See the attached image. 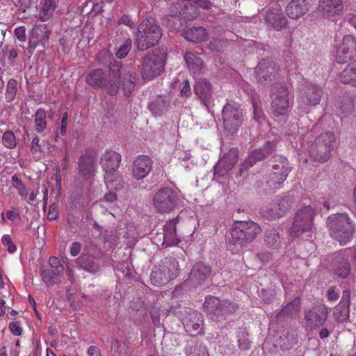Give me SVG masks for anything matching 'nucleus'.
<instances>
[{
  "label": "nucleus",
  "instance_id": "obj_1",
  "mask_svg": "<svg viewBox=\"0 0 356 356\" xmlns=\"http://www.w3.org/2000/svg\"><path fill=\"white\" fill-rule=\"evenodd\" d=\"M120 66H110V77L107 72L100 68L90 70L86 76V82L94 88H106L111 95H117L120 83Z\"/></svg>",
  "mask_w": 356,
  "mask_h": 356
},
{
  "label": "nucleus",
  "instance_id": "obj_2",
  "mask_svg": "<svg viewBox=\"0 0 356 356\" xmlns=\"http://www.w3.org/2000/svg\"><path fill=\"white\" fill-rule=\"evenodd\" d=\"M327 225L330 236L341 243L350 242L355 232V225L346 213H335L330 216L327 220Z\"/></svg>",
  "mask_w": 356,
  "mask_h": 356
},
{
  "label": "nucleus",
  "instance_id": "obj_3",
  "mask_svg": "<svg viewBox=\"0 0 356 356\" xmlns=\"http://www.w3.org/2000/svg\"><path fill=\"white\" fill-rule=\"evenodd\" d=\"M335 136L331 131H326L320 134L315 140L314 144L309 147H302L306 149L310 157L320 163H325L331 156V152L334 149Z\"/></svg>",
  "mask_w": 356,
  "mask_h": 356
},
{
  "label": "nucleus",
  "instance_id": "obj_4",
  "mask_svg": "<svg viewBox=\"0 0 356 356\" xmlns=\"http://www.w3.org/2000/svg\"><path fill=\"white\" fill-rule=\"evenodd\" d=\"M261 232L260 226L252 220L235 221L230 229L231 243L234 245L251 243Z\"/></svg>",
  "mask_w": 356,
  "mask_h": 356
},
{
  "label": "nucleus",
  "instance_id": "obj_5",
  "mask_svg": "<svg viewBox=\"0 0 356 356\" xmlns=\"http://www.w3.org/2000/svg\"><path fill=\"white\" fill-rule=\"evenodd\" d=\"M317 211L316 204L305 205L303 204L296 213L290 229V235L296 237L305 232L311 231L314 225V218Z\"/></svg>",
  "mask_w": 356,
  "mask_h": 356
},
{
  "label": "nucleus",
  "instance_id": "obj_6",
  "mask_svg": "<svg viewBox=\"0 0 356 356\" xmlns=\"http://www.w3.org/2000/svg\"><path fill=\"white\" fill-rule=\"evenodd\" d=\"M271 112L274 116H285L291 108L289 92L286 86L277 85L271 90Z\"/></svg>",
  "mask_w": 356,
  "mask_h": 356
},
{
  "label": "nucleus",
  "instance_id": "obj_7",
  "mask_svg": "<svg viewBox=\"0 0 356 356\" xmlns=\"http://www.w3.org/2000/svg\"><path fill=\"white\" fill-rule=\"evenodd\" d=\"M321 93V88L316 84L309 83L303 86L298 98V109L300 112L307 113L311 107L318 104Z\"/></svg>",
  "mask_w": 356,
  "mask_h": 356
},
{
  "label": "nucleus",
  "instance_id": "obj_8",
  "mask_svg": "<svg viewBox=\"0 0 356 356\" xmlns=\"http://www.w3.org/2000/svg\"><path fill=\"white\" fill-rule=\"evenodd\" d=\"M156 20L154 18L145 19L138 26L136 42L140 50H145L153 47L155 42Z\"/></svg>",
  "mask_w": 356,
  "mask_h": 356
},
{
  "label": "nucleus",
  "instance_id": "obj_9",
  "mask_svg": "<svg viewBox=\"0 0 356 356\" xmlns=\"http://www.w3.org/2000/svg\"><path fill=\"white\" fill-rule=\"evenodd\" d=\"M64 267L59 259L52 256L49 259V266H41L40 268V276L44 284L49 287L61 282Z\"/></svg>",
  "mask_w": 356,
  "mask_h": 356
},
{
  "label": "nucleus",
  "instance_id": "obj_10",
  "mask_svg": "<svg viewBox=\"0 0 356 356\" xmlns=\"http://www.w3.org/2000/svg\"><path fill=\"white\" fill-rule=\"evenodd\" d=\"M291 205L292 201L289 197L276 198L261 210V215L266 219L275 220L289 211Z\"/></svg>",
  "mask_w": 356,
  "mask_h": 356
},
{
  "label": "nucleus",
  "instance_id": "obj_11",
  "mask_svg": "<svg viewBox=\"0 0 356 356\" xmlns=\"http://www.w3.org/2000/svg\"><path fill=\"white\" fill-rule=\"evenodd\" d=\"M180 313V318L186 332L192 336L202 332L203 318L200 313L191 309H184Z\"/></svg>",
  "mask_w": 356,
  "mask_h": 356
},
{
  "label": "nucleus",
  "instance_id": "obj_12",
  "mask_svg": "<svg viewBox=\"0 0 356 356\" xmlns=\"http://www.w3.org/2000/svg\"><path fill=\"white\" fill-rule=\"evenodd\" d=\"M289 171L287 160L282 158L278 163L273 165L268 176L266 184L268 189L274 191L280 188L286 179Z\"/></svg>",
  "mask_w": 356,
  "mask_h": 356
},
{
  "label": "nucleus",
  "instance_id": "obj_13",
  "mask_svg": "<svg viewBox=\"0 0 356 356\" xmlns=\"http://www.w3.org/2000/svg\"><path fill=\"white\" fill-rule=\"evenodd\" d=\"M225 128L234 131L239 127L243 122V113L240 106L235 103H227L222 111Z\"/></svg>",
  "mask_w": 356,
  "mask_h": 356
},
{
  "label": "nucleus",
  "instance_id": "obj_14",
  "mask_svg": "<svg viewBox=\"0 0 356 356\" xmlns=\"http://www.w3.org/2000/svg\"><path fill=\"white\" fill-rule=\"evenodd\" d=\"M179 273V264L174 257H166L161 261L157 271V284L163 285L177 277Z\"/></svg>",
  "mask_w": 356,
  "mask_h": 356
},
{
  "label": "nucleus",
  "instance_id": "obj_15",
  "mask_svg": "<svg viewBox=\"0 0 356 356\" xmlns=\"http://www.w3.org/2000/svg\"><path fill=\"white\" fill-rule=\"evenodd\" d=\"M336 60L338 63H346L356 57V38L351 35L343 36L337 49Z\"/></svg>",
  "mask_w": 356,
  "mask_h": 356
},
{
  "label": "nucleus",
  "instance_id": "obj_16",
  "mask_svg": "<svg viewBox=\"0 0 356 356\" xmlns=\"http://www.w3.org/2000/svg\"><path fill=\"white\" fill-rule=\"evenodd\" d=\"M275 149V144L273 142H267L262 148H258L252 151L242 163L240 175H242L244 170L253 166L257 161H261L271 154Z\"/></svg>",
  "mask_w": 356,
  "mask_h": 356
},
{
  "label": "nucleus",
  "instance_id": "obj_17",
  "mask_svg": "<svg viewBox=\"0 0 356 356\" xmlns=\"http://www.w3.org/2000/svg\"><path fill=\"white\" fill-rule=\"evenodd\" d=\"M177 193L170 188H163L157 193V211L168 213L172 211L177 201Z\"/></svg>",
  "mask_w": 356,
  "mask_h": 356
},
{
  "label": "nucleus",
  "instance_id": "obj_18",
  "mask_svg": "<svg viewBox=\"0 0 356 356\" xmlns=\"http://www.w3.org/2000/svg\"><path fill=\"white\" fill-rule=\"evenodd\" d=\"M327 307L320 305L305 312V320L311 328L320 327L327 318Z\"/></svg>",
  "mask_w": 356,
  "mask_h": 356
},
{
  "label": "nucleus",
  "instance_id": "obj_19",
  "mask_svg": "<svg viewBox=\"0 0 356 356\" xmlns=\"http://www.w3.org/2000/svg\"><path fill=\"white\" fill-rule=\"evenodd\" d=\"M238 150L232 148L214 166V174L223 177L235 165L238 161Z\"/></svg>",
  "mask_w": 356,
  "mask_h": 356
},
{
  "label": "nucleus",
  "instance_id": "obj_20",
  "mask_svg": "<svg viewBox=\"0 0 356 356\" xmlns=\"http://www.w3.org/2000/svg\"><path fill=\"white\" fill-rule=\"evenodd\" d=\"M343 8V0H319L318 11L323 17L330 18L340 15Z\"/></svg>",
  "mask_w": 356,
  "mask_h": 356
},
{
  "label": "nucleus",
  "instance_id": "obj_21",
  "mask_svg": "<svg viewBox=\"0 0 356 356\" xmlns=\"http://www.w3.org/2000/svg\"><path fill=\"white\" fill-rule=\"evenodd\" d=\"M275 7L268 10L266 14L265 20L270 29L280 31L286 25V19L280 12V8L277 3Z\"/></svg>",
  "mask_w": 356,
  "mask_h": 356
},
{
  "label": "nucleus",
  "instance_id": "obj_22",
  "mask_svg": "<svg viewBox=\"0 0 356 356\" xmlns=\"http://www.w3.org/2000/svg\"><path fill=\"white\" fill-rule=\"evenodd\" d=\"M277 71L276 65L268 60H262L255 68L256 77L259 82L271 80Z\"/></svg>",
  "mask_w": 356,
  "mask_h": 356
},
{
  "label": "nucleus",
  "instance_id": "obj_23",
  "mask_svg": "<svg viewBox=\"0 0 356 356\" xmlns=\"http://www.w3.org/2000/svg\"><path fill=\"white\" fill-rule=\"evenodd\" d=\"M152 162L147 156H140L134 162L132 172L134 177L140 179L145 177L152 169Z\"/></svg>",
  "mask_w": 356,
  "mask_h": 356
},
{
  "label": "nucleus",
  "instance_id": "obj_24",
  "mask_svg": "<svg viewBox=\"0 0 356 356\" xmlns=\"http://www.w3.org/2000/svg\"><path fill=\"white\" fill-rule=\"evenodd\" d=\"M195 94L204 106L209 107L212 98V90L210 83L207 79H199L194 87Z\"/></svg>",
  "mask_w": 356,
  "mask_h": 356
},
{
  "label": "nucleus",
  "instance_id": "obj_25",
  "mask_svg": "<svg viewBox=\"0 0 356 356\" xmlns=\"http://www.w3.org/2000/svg\"><path fill=\"white\" fill-rule=\"evenodd\" d=\"M309 9L307 0H292L286 8V13L291 19L303 16Z\"/></svg>",
  "mask_w": 356,
  "mask_h": 356
},
{
  "label": "nucleus",
  "instance_id": "obj_26",
  "mask_svg": "<svg viewBox=\"0 0 356 356\" xmlns=\"http://www.w3.org/2000/svg\"><path fill=\"white\" fill-rule=\"evenodd\" d=\"M300 298L296 297L291 302L286 304L276 315L277 322L284 321V318H294L300 309Z\"/></svg>",
  "mask_w": 356,
  "mask_h": 356
},
{
  "label": "nucleus",
  "instance_id": "obj_27",
  "mask_svg": "<svg viewBox=\"0 0 356 356\" xmlns=\"http://www.w3.org/2000/svg\"><path fill=\"white\" fill-rule=\"evenodd\" d=\"M211 268L202 262L197 263L191 269L189 280L195 284H202L210 275Z\"/></svg>",
  "mask_w": 356,
  "mask_h": 356
},
{
  "label": "nucleus",
  "instance_id": "obj_28",
  "mask_svg": "<svg viewBox=\"0 0 356 356\" xmlns=\"http://www.w3.org/2000/svg\"><path fill=\"white\" fill-rule=\"evenodd\" d=\"M121 162V155L114 150H106L101 158L104 170H117Z\"/></svg>",
  "mask_w": 356,
  "mask_h": 356
},
{
  "label": "nucleus",
  "instance_id": "obj_29",
  "mask_svg": "<svg viewBox=\"0 0 356 356\" xmlns=\"http://www.w3.org/2000/svg\"><path fill=\"white\" fill-rule=\"evenodd\" d=\"M49 31L44 24L35 26L31 32L29 44L31 48L35 49L39 42L49 39Z\"/></svg>",
  "mask_w": 356,
  "mask_h": 356
},
{
  "label": "nucleus",
  "instance_id": "obj_30",
  "mask_svg": "<svg viewBox=\"0 0 356 356\" xmlns=\"http://www.w3.org/2000/svg\"><path fill=\"white\" fill-rule=\"evenodd\" d=\"M156 76V54L154 51L144 58L143 62V77L150 80Z\"/></svg>",
  "mask_w": 356,
  "mask_h": 356
},
{
  "label": "nucleus",
  "instance_id": "obj_31",
  "mask_svg": "<svg viewBox=\"0 0 356 356\" xmlns=\"http://www.w3.org/2000/svg\"><path fill=\"white\" fill-rule=\"evenodd\" d=\"M184 352L186 356H209L206 346L193 339L187 341Z\"/></svg>",
  "mask_w": 356,
  "mask_h": 356
},
{
  "label": "nucleus",
  "instance_id": "obj_32",
  "mask_svg": "<svg viewBox=\"0 0 356 356\" xmlns=\"http://www.w3.org/2000/svg\"><path fill=\"white\" fill-rule=\"evenodd\" d=\"M177 220L173 219L166 222L163 227V239L162 245H175L179 241L177 240L176 225Z\"/></svg>",
  "mask_w": 356,
  "mask_h": 356
},
{
  "label": "nucleus",
  "instance_id": "obj_33",
  "mask_svg": "<svg viewBox=\"0 0 356 356\" xmlns=\"http://www.w3.org/2000/svg\"><path fill=\"white\" fill-rule=\"evenodd\" d=\"M341 83L356 87V60L348 64L339 74Z\"/></svg>",
  "mask_w": 356,
  "mask_h": 356
},
{
  "label": "nucleus",
  "instance_id": "obj_34",
  "mask_svg": "<svg viewBox=\"0 0 356 356\" xmlns=\"http://www.w3.org/2000/svg\"><path fill=\"white\" fill-rule=\"evenodd\" d=\"M221 301L215 296H207L203 304V307L210 315H212V318L216 317V321H219L220 318V308Z\"/></svg>",
  "mask_w": 356,
  "mask_h": 356
},
{
  "label": "nucleus",
  "instance_id": "obj_35",
  "mask_svg": "<svg viewBox=\"0 0 356 356\" xmlns=\"http://www.w3.org/2000/svg\"><path fill=\"white\" fill-rule=\"evenodd\" d=\"M79 172L83 177H90L93 175L95 167V159L89 155H83L79 162Z\"/></svg>",
  "mask_w": 356,
  "mask_h": 356
},
{
  "label": "nucleus",
  "instance_id": "obj_36",
  "mask_svg": "<svg viewBox=\"0 0 356 356\" xmlns=\"http://www.w3.org/2000/svg\"><path fill=\"white\" fill-rule=\"evenodd\" d=\"M76 262L82 268L90 273H95L99 270V264L90 255L82 254L76 259Z\"/></svg>",
  "mask_w": 356,
  "mask_h": 356
},
{
  "label": "nucleus",
  "instance_id": "obj_37",
  "mask_svg": "<svg viewBox=\"0 0 356 356\" xmlns=\"http://www.w3.org/2000/svg\"><path fill=\"white\" fill-rule=\"evenodd\" d=\"M56 6L55 0H44L41 3L39 13L40 19L43 22L49 20L53 16Z\"/></svg>",
  "mask_w": 356,
  "mask_h": 356
},
{
  "label": "nucleus",
  "instance_id": "obj_38",
  "mask_svg": "<svg viewBox=\"0 0 356 356\" xmlns=\"http://www.w3.org/2000/svg\"><path fill=\"white\" fill-rule=\"evenodd\" d=\"M207 33L203 27H193L188 29L184 35L185 38L193 42H200L207 38Z\"/></svg>",
  "mask_w": 356,
  "mask_h": 356
},
{
  "label": "nucleus",
  "instance_id": "obj_39",
  "mask_svg": "<svg viewBox=\"0 0 356 356\" xmlns=\"http://www.w3.org/2000/svg\"><path fill=\"white\" fill-rule=\"evenodd\" d=\"M184 58L189 70L193 74H199L203 66L202 60L191 52L186 53Z\"/></svg>",
  "mask_w": 356,
  "mask_h": 356
},
{
  "label": "nucleus",
  "instance_id": "obj_40",
  "mask_svg": "<svg viewBox=\"0 0 356 356\" xmlns=\"http://www.w3.org/2000/svg\"><path fill=\"white\" fill-rule=\"evenodd\" d=\"M104 181L107 188L118 189L122 187L120 177L117 170H104Z\"/></svg>",
  "mask_w": 356,
  "mask_h": 356
},
{
  "label": "nucleus",
  "instance_id": "obj_41",
  "mask_svg": "<svg viewBox=\"0 0 356 356\" xmlns=\"http://www.w3.org/2000/svg\"><path fill=\"white\" fill-rule=\"evenodd\" d=\"M334 274L341 278H346L350 272V263L343 258L339 259L334 266Z\"/></svg>",
  "mask_w": 356,
  "mask_h": 356
},
{
  "label": "nucleus",
  "instance_id": "obj_42",
  "mask_svg": "<svg viewBox=\"0 0 356 356\" xmlns=\"http://www.w3.org/2000/svg\"><path fill=\"white\" fill-rule=\"evenodd\" d=\"M350 315V307L337 304L333 310L332 316L334 321L339 323L346 322L348 320Z\"/></svg>",
  "mask_w": 356,
  "mask_h": 356
},
{
  "label": "nucleus",
  "instance_id": "obj_43",
  "mask_svg": "<svg viewBox=\"0 0 356 356\" xmlns=\"http://www.w3.org/2000/svg\"><path fill=\"white\" fill-rule=\"evenodd\" d=\"M35 129L38 133L43 132L47 127V113L43 108H38L35 114Z\"/></svg>",
  "mask_w": 356,
  "mask_h": 356
},
{
  "label": "nucleus",
  "instance_id": "obj_44",
  "mask_svg": "<svg viewBox=\"0 0 356 356\" xmlns=\"http://www.w3.org/2000/svg\"><path fill=\"white\" fill-rule=\"evenodd\" d=\"M238 307L237 305L231 301L227 300L221 301L219 319H222L227 314L236 312Z\"/></svg>",
  "mask_w": 356,
  "mask_h": 356
},
{
  "label": "nucleus",
  "instance_id": "obj_45",
  "mask_svg": "<svg viewBox=\"0 0 356 356\" xmlns=\"http://www.w3.org/2000/svg\"><path fill=\"white\" fill-rule=\"evenodd\" d=\"M12 186L17 191L21 197L26 198L28 195V191L25 185L21 180L19 175L15 174L11 178Z\"/></svg>",
  "mask_w": 356,
  "mask_h": 356
},
{
  "label": "nucleus",
  "instance_id": "obj_46",
  "mask_svg": "<svg viewBox=\"0 0 356 356\" xmlns=\"http://www.w3.org/2000/svg\"><path fill=\"white\" fill-rule=\"evenodd\" d=\"M17 81L15 79H10L7 83V88L6 90V100L7 102H12L16 95Z\"/></svg>",
  "mask_w": 356,
  "mask_h": 356
},
{
  "label": "nucleus",
  "instance_id": "obj_47",
  "mask_svg": "<svg viewBox=\"0 0 356 356\" xmlns=\"http://www.w3.org/2000/svg\"><path fill=\"white\" fill-rule=\"evenodd\" d=\"M2 143L8 149H14L17 146L16 138L11 131H6L2 136Z\"/></svg>",
  "mask_w": 356,
  "mask_h": 356
},
{
  "label": "nucleus",
  "instance_id": "obj_48",
  "mask_svg": "<svg viewBox=\"0 0 356 356\" xmlns=\"http://www.w3.org/2000/svg\"><path fill=\"white\" fill-rule=\"evenodd\" d=\"M264 241L267 244L275 243L280 241V233L275 229H269L265 233Z\"/></svg>",
  "mask_w": 356,
  "mask_h": 356
},
{
  "label": "nucleus",
  "instance_id": "obj_49",
  "mask_svg": "<svg viewBox=\"0 0 356 356\" xmlns=\"http://www.w3.org/2000/svg\"><path fill=\"white\" fill-rule=\"evenodd\" d=\"M132 42L130 38H127L123 44H122L115 53L118 58H124L127 56L131 47Z\"/></svg>",
  "mask_w": 356,
  "mask_h": 356
},
{
  "label": "nucleus",
  "instance_id": "obj_50",
  "mask_svg": "<svg viewBox=\"0 0 356 356\" xmlns=\"http://www.w3.org/2000/svg\"><path fill=\"white\" fill-rule=\"evenodd\" d=\"M6 218L13 222H19L21 221L20 214L15 209L12 210H8L5 213H1L2 221L6 222Z\"/></svg>",
  "mask_w": 356,
  "mask_h": 356
},
{
  "label": "nucleus",
  "instance_id": "obj_51",
  "mask_svg": "<svg viewBox=\"0 0 356 356\" xmlns=\"http://www.w3.org/2000/svg\"><path fill=\"white\" fill-rule=\"evenodd\" d=\"M159 56L157 54V75L164 71L165 59L167 56V49L162 48L159 49Z\"/></svg>",
  "mask_w": 356,
  "mask_h": 356
},
{
  "label": "nucleus",
  "instance_id": "obj_52",
  "mask_svg": "<svg viewBox=\"0 0 356 356\" xmlns=\"http://www.w3.org/2000/svg\"><path fill=\"white\" fill-rule=\"evenodd\" d=\"M31 152L35 156V158H40L42 149L41 146L40 145V138L38 137H35L33 138L31 147Z\"/></svg>",
  "mask_w": 356,
  "mask_h": 356
},
{
  "label": "nucleus",
  "instance_id": "obj_53",
  "mask_svg": "<svg viewBox=\"0 0 356 356\" xmlns=\"http://www.w3.org/2000/svg\"><path fill=\"white\" fill-rule=\"evenodd\" d=\"M8 328L11 333L15 336H20L23 332V329L19 321H14L10 323L8 325Z\"/></svg>",
  "mask_w": 356,
  "mask_h": 356
},
{
  "label": "nucleus",
  "instance_id": "obj_54",
  "mask_svg": "<svg viewBox=\"0 0 356 356\" xmlns=\"http://www.w3.org/2000/svg\"><path fill=\"white\" fill-rule=\"evenodd\" d=\"M327 298L329 301H337L339 298V293L334 286H330L327 291Z\"/></svg>",
  "mask_w": 356,
  "mask_h": 356
},
{
  "label": "nucleus",
  "instance_id": "obj_55",
  "mask_svg": "<svg viewBox=\"0 0 356 356\" xmlns=\"http://www.w3.org/2000/svg\"><path fill=\"white\" fill-rule=\"evenodd\" d=\"M68 113L65 112L60 120V127L59 128V134L61 136H65L67 134V124Z\"/></svg>",
  "mask_w": 356,
  "mask_h": 356
},
{
  "label": "nucleus",
  "instance_id": "obj_56",
  "mask_svg": "<svg viewBox=\"0 0 356 356\" xmlns=\"http://www.w3.org/2000/svg\"><path fill=\"white\" fill-rule=\"evenodd\" d=\"M15 35L20 42H25L26 40V28L24 26H19L15 29Z\"/></svg>",
  "mask_w": 356,
  "mask_h": 356
},
{
  "label": "nucleus",
  "instance_id": "obj_57",
  "mask_svg": "<svg viewBox=\"0 0 356 356\" xmlns=\"http://www.w3.org/2000/svg\"><path fill=\"white\" fill-rule=\"evenodd\" d=\"M350 307V291L345 289L342 292V296L340 302L338 303Z\"/></svg>",
  "mask_w": 356,
  "mask_h": 356
},
{
  "label": "nucleus",
  "instance_id": "obj_58",
  "mask_svg": "<svg viewBox=\"0 0 356 356\" xmlns=\"http://www.w3.org/2000/svg\"><path fill=\"white\" fill-rule=\"evenodd\" d=\"M254 108V118L259 122L261 123V120L264 115L263 111L261 108L254 102L252 104Z\"/></svg>",
  "mask_w": 356,
  "mask_h": 356
},
{
  "label": "nucleus",
  "instance_id": "obj_59",
  "mask_svg": "<svg viewBox=\"0 0 356 356\" xmlns=\"http://www.w3.org/2000/svg\"><path fill=\"white\" fill-rule=\"evenodd\" d=\"M191 95V90L189 82L185 80L183 83V86L181 89V95L182 97H188Z\"/></svg>",
  "mask_w": 356,
  "mask_h": 356
},
{
  "label": "nucleus",
  "instance_id": "obj_60",
  "mask_svg": "<svg viewBox=\"0 0 356 356\" xmlns=\"http://www.w3.org/2000/svg\"><path fill=\"white\" fill-rule=\"evenodd\" d=\"M135 84L132 80L128 81L127 83H124L122 88L124 92V95L128 97L131 95L132 90L134 89Z\"/></svg>",
  "mask_w": 356,
  "mask_h": 356
},
{
  "label": "nucleus",
  "instance_id": "obj_61",
  "mask_svg": "<svg viewBox=\"0 0 356 356\" xmlns=\"http://www.w3.org/2000/svg\"><path fill=\"white\" fill-rule=\"evenodd\" d=\"M188 1L192 2L204 9H209L211 7V3L208 0H189Z\"/></svg>",
  "mask_w": 356,
  "mask_h": 356
},
{
  "label": "nucleus",
  "instance_id": "obj_62",
  "mask_svg": "<svg viewBox=\"0 0 356 356\" xmlns=\"http://www.w3.org/2000/svg\"><path fill=\"white\" fill-rule=\"evenodd\" d=\"M87 354L88 356H102L99 348L95 346H90L88 348Z\"/></svg>",
  "mask_w": 356,
  "mask_h": 356
},
{
  "label": "nucleus",
  "instance_id": "obj_63",
  "mask_svg": "<svg viewBox=\"0 0 356 356\" xmlns=\"http://www.w3.org/2000/svg\"><path fill=\"white\" fill-rule=\"evenodd\" d=\"M58 218V211L56 208L54 206H50L49 209V212L47 214V218L49 220H56Z\"/></svg>",
  "mask_w": 356,
  "mask_h": 356
},
{
  "label": "nucleus",
  "instance_id": "obj_64",
  "mask_svg": "<svg viewBox=\"0 0 356 356\" xmlns=\"http://www.w3.org/2000/svg\"><path fill=\"white\" fill-rule=\"evenodd\" d=\"M103 200L106 202L112 203L116 201L117 195L114 193L108 192L104 195Z\"/></svg>",
  "mask_w": 356,
  "mask_h": 356
}]
</instances>
